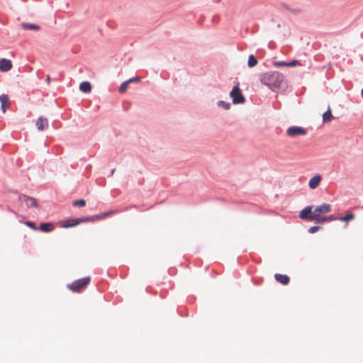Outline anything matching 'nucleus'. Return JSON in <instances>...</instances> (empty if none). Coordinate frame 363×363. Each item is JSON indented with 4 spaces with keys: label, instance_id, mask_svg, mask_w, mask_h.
Returning a JSON list of instances; mask_svg holds the SVG:
<instances>
[{
    "label": "nucleus",
    "instance_id": "obj_1",
    "mask_svg": "<svg viewBox=\"0 0 363 363\" xmlns=\"http://www.w3.org/2000/svg\"><path fill=\"white\" fill-rule=\"evenodd\" d=\"M284 79V76L276 71L268 72L260 75L261 82L274 91L281 87Z\"/></svg>",
    "mask_w": 363,
    "mask_h": 363
},
{
    "label": "nucleus",
    "instance_id": "obj_2",
    "mask_svg": "<svg viewBox=\"0 0 363 363\" xmlns=\"http://www.w3.org/2000/svg\"><path fill=\"white\" fill-rule=\"evenodd\" d=\"M90 281L89 277H84L69 284L67 287L74 292H80L90 283Z\"/></svg>",
    "mask_w": 363,
    "mask_h": 363
},
{
    "label": "nucleus",
    "instance_id": "obj_3",
    "mask_svg": "<svg viewBox=\"0 0 363 363\" xmlns=\"http://www.w3.org/2000/svg\"><path fill=\"white\" fill-rule=\"evenodd\" d=\"M332 207L328 203H323L315 208L313 211V213L311 215V219H318V216L321 214L328 213L331 211Z\"/></svg>",
    "mask_w": 363,
    "mask_h": 363
},
{
    "label": "nucleus",
    "instance_id": "obj_4",
    "mask_svg": "<svg viewBox=\"0 0 363 363\" xmlns=\"http://www.w3.org/2000/svg\"><path fill=\"white\" fill-rule=\"evenodd\" d=\"M230 97L233 104H242L245 101V97L241 94L239 85L235 86L230 92Z\"/></svg>",
    "mask_w": 363,
    "mask_h": 363
},
{
    "label": "nucleus",
    "instance_id": "obj_5",
    "mask_svg": "<svg viewBox=\"0 0 363 363\" xmlns=\"http://www.w3.org/2000/svg\"><path fill=\"white\" fill-rule=\"evenodd\" d=\"M306 133L307 131L305 128L298 126H291L286 130V133L290 137L304 135Z\"/></svg>",
    "mask_w": 363,
    "mask_h": 363
},
{
    "label": "nucleus",
    "instance_id": "obj_6",
    "mask_svg": "<svg viewBox=\"0 0 363 363\" xmlns=\"http://www.w3.org/2000/svg\"><path fill=\"white\" fill-rule=\"evenodd\" d=\"M84 222L82 218H69L62 222L61 227L62 228H71L79 225L80 223Z\"/></svg>",
    "mask_w": 363,
    "mask_h": 363
},
{
    "label": "nucleus",
    "instance_id": "obj_7",
    "mask_svg": "<svg viewBox=\"0 0 363 363\" xmlns=\"http://www.w3.org/2000/svg\"><path fill=\"white\" fill-rule=\"evenodd\" d=\"M322 180V176L320 174H317L311 178L308 182V186L311 189H316Z\"/></svg>",
    "mask_w": 363,
    "mask_h": 363
},
{
    "label": "nucleus",
    "instance_id": "obj_8",
    "mask_svg": "<svg viewBox=\"0 0 363 363\" xmlns=\"http://www.w3.org/2000/svg\"><path fill=\"white\" fill-rule=\"evenodd\" d=\"M274 65L277 67H296V66H298V65H301V63L298 60H292L289 62H283V61H279V62H275L274 63Z\"/></svg>",
    "mask_w": 363,
    "mask_h": 363
},
{
    "label": "nucleus",
    "instance_id": "obj_9",
    "mask_svg": "<svg viewBox=\"0 0 363 363\" xmlns=\"http://www.w3.org/2000/svg\"><path fill=\"white\" fill-rule=\"evenodd\" d=\"M1 109L3 113L6 111L7 108L10 105V100L6 94H2L0 96Z\"/></svg>",
    "mask_w": 363,
    "mask_h": 363
},
{
    "label": "nucleus",
    "instance_id": "obj_10",
    "mask_svg": "<svg viewBox=\"0 0 363 363\" xmlns=\"http://www.w3.org/2000/svg\"><path fill=\"white\" fill-rule=\"evenodd\" d=\"M12 67L11 61L5 58L0 60V70L2 72H8Z\"/></svg>",
    "mask_w": 363,
    "mask_h": 363
},
{
    "label": "nucleus",
    "instance_id": "obj_11",
    "mask_svg": "<svg viewBox=\"0 0 363 363\" xmlns=\"http://www.w3.org/2000/svg\"><path fill=\"white\" fill-rule=\"evenodd\" d=\"M35 125L38 130H43L45 128V127L48 126V122L47 118H45L42 116L39 117L36 121Z\"/></svg>",
    "mask_w": 363,
    "mask_h": 363
},
{
    "label": "nucleus",
    "instance_id": "obj_12",
    "mask_svg": "<svg viewBox=\"0 0 363 363\" xmlns=\"http://www.w3.org/2000/svg\"><path fill=\"white\" fill-rule=\"evenodd\" d=\"M313 213L312 206H306L300 213V218L301 219H307L310 220L311 215Z\"/></svg>",
    "mask_w": 363,
    "mask_h": 363
},
{
    "label": "nucleus",
    "instance_id": "obj_13",
    "mask_svg": "<svg viewBox=\"0 0 363 363\" xmlns=\"http://www.w3.org/2000/svg\"><path fill=\"white\" fill-rule=\"evenodd\" d=\"M274 277L278 282L284 285H286L289 282V277L285 274H276Z\"/></svg>",
    "mask_w": 363,
    "mask_h": 363
},
{
    "label": "nucleus",
    "instance_id": "obj_14",
    "mask_svg": "<svg viewBox=\"0 0 363 363\" xmlns=\"http://www.w3.org/2000/svg\"><path fill=\"white\" fill-rule=\"evenodd\" d=\"M39 229L43 232L49 233L54 230V226L51 223H43L40 225Z\"/></svg>",
    "mask_w": 363,
    "mask_h": 363
},
{
    "label": "nucleus",
    "instance_id": "obj_15",
    "mask_svg": "<svg viewBox=\"0 0 363 363\" xmlns=\"http://www.w3.org/2000/svg\"><path fill=\"white\" fill-rule=\"evenodd\" d=\"M23 198H24V201L28 207H37L38 206L37 201L34 198L26 196H24Z\"/></svg>",
    "mask_w": 363,
    "mask_h": 363
},
{
    "label": "nucleus",
    "instance_id": "obj_16",
    "mask_svg": "<svg viewBox=\"0 0 363 363\" xmlns=\"http://www.w3.org/2000/svg\"><path fill=\"white\" fill-rule=\"evenodd\" d=\"M333 119L330 108L329 107L328 111L323 114V123H326L330 122Z\"/></svg>",
    "mask_w": 363,
    "mask_h": 363
},
{
    "label": "nucleus",
    "instance_id": "obj_17",
    "mask_svg": "<svg viewBox=\"0 0 363 363\" xmlns=\"http://www.w3.org/2000/svg\"><path fill=\"white\" fill-rule=\"evenodd\" d=\"M21 26L25 30H38L40 28V27L36 24L28 23H22L21 24Z\"/></svg>",
    "mask_w": 363,
    "mask_h": 363
},
{
    "label": "nucleus",
    "instance_id": "obj_18",
    "mask_svg": "<svg viewBox=\"0 0 363 363\" xmlns=\"http://www.w3.org/2000/svg\"><path fill=\"white\" fill-rule=\"evenodd\" d=\"M79 89L82 91L88 93L91 90V85L88 82H83L80 84Z\"/></svg>",
    "mask_w": 363,
    "mask_h": 363
},
{
    "label": "nucleus",
    "instance_id": "obj_19",
    "mask_svg": "<svg viewBox=\"0 0 363 363\" xmlns=\"http://www.w3.org/2000/svg\"><path fill=\"white\" fill-rule=\"evenodd\" d=\"M103 218H103L102 213H101V214L95 215V216H91V217L82 218V220L84 221V222H94L95 220H101V219H103Z\"/></svg>",
    "mask_w": 363,
    "mask_h": 363
},
{
    "label": "nucleus",
    "instance_id": "obj_20",
    "mask_svg": "<svg viewBox=\"0 0 363 363\" xmlns=\"http://www.w3.org/2000/svg\"><path fill=\"white\" fill-rule=\"evenodd\" d=\"M354 218V215L352 213H349L345 216L339 217L338 220L344 222H348Z\"/></svg>",
    "mask_w": 363,
    "mask_h": 363
},
{
    "label": "nucleus",
    "instance_id": "obj_21",
    "mask_svg": "<svg viewBox=\"0 0 363 363\" xmlns=\"http://www.w3.org/2000/svg\"><path fill=\"white\" fill-rule=\"evenodd\" d=\"M257 65V60L253 55H250L248 58L247 65L250 67H253Z\"/></svg>",
    "mask_w": 363,
    "mask_h": 363
},
{
    "label": "nucleus",
    "instance_id": "obj_22",
    "mask_svg": "<svg viewBox=\"0 0 363 363\" xmlns=\"http://www.w3.org/2000/svg\"><path fill=\"white\" fill-rule=\"evenodd\" d=\"M129 83L128 81H125L123 83H122L119 87V92L120 93H125L128 89V86Z\"/></svg>",
    "mask_w": 363,
    "mask_h": 363
},
{
    "label": "nucleus",
    "instance_id": "obj_23",
    "mask_svg": "<svg viewBox=\"0 0 363 363\" xmlns=\"http://www.w3.org/2000/svg\"><path fill=\"white\" fill-rule=\"evenodd\" d=\"M310 220L315 221L317 223H322L328 222L327 216H318V219H311Z\"/></svg>",
    "mask_w": 363,
    "mask_h": 363
},
{
    "label": "nucleus",
    "instance_id": "obj_24",
    "mask_svg": "<svg viewBox=\"0 0 363 363\" xmlns=\"http://www.w3.org/2000/svg\"><path fill=\"white\" fill-rule=\"evenodd\" d=\"M74 206H84L86 205V201L84 199H79L73 202Z\"/></svg>",
    "mask_w": 363,
    "mask_h": 363
},
{
    "label": "nucleus",
    "instance_id": "obj_25",
    "mask_svg": "<svg viewBox=\"0 0 363 363\" xmlns=\"http://www.w3.org/2000/svg\"><path fill=\"white\" fill-rule=\"evenodd\" d=\"M219 106H222L225 109H229L230 107V104L229 103H225L223 101H220L218 102Z\"/></svg>",
    "mask_w": 363,
    "mask_h": 363
},
{
    "label": "nucleus",
    "instance_id": "obj_26",
    "mask_svg": "<svg viewBox=\"0 0 363 363\" xmlns=\"http://www.w3.org/2000/svg\"><path fill=\"white\" fill-rule=\"evenodd\" d=\"M319 228H320L319 226H313L308 229V232L310 233H315L319 230Z\"/></svg>",
    "mask_w": 363,
    "mask_h": 363
},
{
    "label": "nucleus",
    "instance_id": "obj_27",
    "mask_svg": "<svg viewBox=\"0 0 363 363\" xmlns=\"http://www.w3.org/2000/svg\"><path fill=\"white\" fill-rule=\"evenodd\" d=\"M26 225L30 228H31L33 230H36V227H35V225L33 222H31V221H27L26 222Z\"/></svg>",
    "mask_w": 363,
    "mask_h": 363
},
{
    "label": "nucleus",
    "instance_id": "obj_28",
    "mask_svg": "<svg viewBox=\"0 0 363 363\" xmlns=\"http://www.w3.org/2000/svg\"><path fill=\"white\" fill-rule=\"evenodd\" d=\"M140 79L139 77H133V78H131L128 80H127L128 82V83H131V82H140Z\"/></svg>",
    "mask_w": 363,
    "mask_h": 363
},
{
    "label": "nucleus",
    "instance_id": "obj_29",
    "mask_svg": "<svg viewBox=\"0 0 363 363\" xmlns=\"http://www.w3.org/2000/svg\"><path fill=\"white\" fill-rule=\"evenodd\" d=\"M328 222L338 220V218L335 217L333 215H331L330 216H327Z\"/></svg>",
    "mask_w": 363,
    "mask_h": 363
},
{
    "label": "nucleus",
    "instance_id": "obj_30",
    "mask_svg": "<svg viewBox=\"0 0 363 363\" xmlns=\"http://www.w3.org/2000/svg\"><path fill=\"white\" fill-rule=\"evenodd\" d=\"M113 213H114L113 211H108V212H106V213H102L103 218H104L106 217H108V216L112 215Z\"/></svg>",
    "mask_w": 363,
    "mask_h": 363
},
{
    "label": "nucleus",
    "instance_id": "obj_31",
    "mask_svg": "<svg viewBox=\"0 0 363 363\" xmlns=\"http://www.w3.org/2000/svg\"><path fill=\"white\" fill-rule=\"evenodd\" d=\"M50 76H48V77H47V78H46V82H47L48 84H49V83H50Z\"/></svg>",
    "mask_w": 363,
    "mask_h": 363
},
{
    "label": "nucleus",
    "instance_id": "obj_32",
    "mask_svg": "<svg viewBox=\"0 0 363 363\" xmlns=\"http://www.w3.org/2000/svg\"><path fill=\"white\" fill-rule=\"evenodd\" d=\"M362 96L363 98V88H362Z\"/></svg>",
    "mask_w": 363,
    "mask_h": 363
},
{
    "label": "nucleus",
    "instance_id": "obj_33",
    "mask_svg": "<svg viewBox=\"0 0 363 363\" xmlns=\"http://www.w3.org/2000/svg\"><path fill=\"white\" fill-rule=\"evenodd\" d=\"M115 169H113L111 172V174H113L114 173Z\"/></svg>",
    "mask_w": 363,
    "mask_h": 363
}]
</instances>
